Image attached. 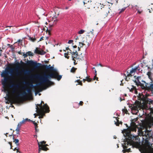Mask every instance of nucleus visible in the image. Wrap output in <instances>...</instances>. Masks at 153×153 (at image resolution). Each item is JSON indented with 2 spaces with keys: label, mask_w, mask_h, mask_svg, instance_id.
<instances>
[{
  "label": "nucleus",
  "mask_w": 153,
  "mask_h": 153,
  "mask_svg": "<svg viewBox=\"0 0 153 153\" xmlns=\"http://www.w3.org/2000/svg\"><path fill=\"white\" fill-rule=\"evenodd\" d=\"M27 64L33 67V70L39 68L41 67L47 70L52 71L53 72L48 74H45L43 75L39 74L32 75L30 78L31 79H37L39 80V82L37 84L38 85L46 84L49 86L54 84V83L49 80L51 78L56 79L58 80H60L62 78V76L59 75L58 71L56 69H54L52 67H48L47 65H42L41 63H37L36 62H33L32 60H28Z\"/></svg>",
  "instance_id": "f257e3e1"
},
{
  "label": "nucleus",
  "mask_w": 153,
  "mask_h": 153,
  "mask_svg": "<svg viewBox=\"0 0 153 153\" xmlns=\"http://www.w3.org/2000/svg\"><path fill=\"white\" fill-rule=\"evenodd\" d=\"M126 125L128 128L124 129L122 131L126 137L124 140L125 143L124 145H123L124 153L130 152V148L127 149L128 146L132 145L136 148H138L141 145V142L139 136L132 135L131 134V131H136L137 126L136 124L134 122H132L129 127L128 126L127 124H126Z\"/></svg>",
  "instance_id": "f03ea898"
},
{
  "label": "nucleus",
  "mask_w": 153,
  "mask_h": 153,
  "mask_svg": "<svg viewBox=\"0 0 153 153\" xmlns=\"http://www.w3.org/2000/svg\"><path fill=\"white\" fill-rule=\"evenodd\" d=\"M13 69L8 67H7L5 70L3 71L1 74V77L4 78L3 80H1L2 84L3 86L4 91L7 92L8 95L9 94L8 88H13L12 91V93L14 94L16 93L17 90V89L19 88V85L13 83L11 82L10 84L7 83V82L10 80L14 78L13 75H15V73L13 72Z\"/></svg>",
  "instance_id": "7ed1b4c3"
},
{
  "label": "nucleus",
  "mask_w": 153,
  "mask_h": 153,
  "mask_svg": "<svg viewBox=\"0 0 153 153\" xmlns=\"http://www.w3.org/2000/svg\"><path fill=\"white\" fill-rule=\"evenodd\" d=\"M26 64L27 65V62ZM26 65V63L22 60L20 61V63L17 61L15 62V63L14 64V65L16 68H13V71H15V72L14 73H15V76H18L22 75L23 74L26 75H28L30 74L31 73L30 70L27 69L25 70L22 68Z\"/></svg>",
  "instance_id": "20e7f679"
},
{
  "label": "nucleus",
  "mask_w": 153,
  "mask_h": 153,
  "mask_svg": "<svg viewBox=\"0 0 153 153\" xmlns=\"http://www.w3.org/2000/svg\"><path fill=\"white\" fill-rule=\"evenodd\" d=\"M146 75L148 76L149 79L150 80L149 82H146L145 81H142V82H140L138 79L137 81L135 80L134 82L136 83V85L137 86H140L141 88L144 90L147 86H150V87H153V73L151 71H148Z\"/></svg>",
  "instance_id": "39448f33"
},
{
  "label": "nucleus",
  "mask_w": 153,
  "mask_h": 153,
  "mask_svg": "<svg viewBox=\"0 0 153 153\" xmlns=\"http://www.w3.org/2000/svg\"><path fill=\"white\" fill-rule=\"evenodd\" d=\"M36 105V111L38 112V115L39 116V118H42L45 113H49L50 111L49 108L47 104H45L43 105L42 104H37Z\"/></svg>",
  "instance_id": "423d86ee"
},
{
  "label": "nucleus",
  "mask_w": 153,
  "mask_h": 153,
  "mask_svg": "<svg viewBox=\"0 0 153 153\" xmlns=\"http://www.w3.org/2000/svg\"><path fill=\"white\" fill-rule=\"evenodd\" d=\"M27 93L25 91L23 92L21 94L17 95L16 97L12 100L8 101L11 103H19L22 101V100L25 99L27 97Z\"/></svg>",
  "instance_id": "0eeeda50"
},
{
  "label": "nucleus",
  "mask_w": 153,
  "mask_h": 153,
  "mask_svg": "<svg viewBox=\"0 0 153 153\" xmlns=\"http://www.w3.org/2000/svg\"><path fill=\"white\" fill-rule=\"evenodd\" d=\"M138 134L140 136H145L146 138L149 140L152 139H153V132L151 130H149L147 128H146L144 131L142 130H138Z\"/></svg>",
  "instance_id": "6e6552de"
},
{
  "label": "nucleus",
  "mask_w": 153,
  "mask_h": 153,
  "mask_svg": "<svg viewBox=\"0 0 153 153\" xmlns=\"http://www.w3.org/2000/svg\"><path fill=\"white\" fill-rule=\"evenodd\" d=\"M45 143L46 142L44 141L40 142H38L39 153H40L42 150L44 151H47L49 150L48 148L46 147L45 146H44Z\"/></svg>",
  "instance_id": "1a4fd4ad"
},
{
  "label": "nucleus",
  "mask_w": 153,
  "mask_h": 153,
  "mask_svg": "<svg viewBox=\"0 0 153 153\" xmlns=\"http://www.w3.org/2000/svg\"><path fill=\"white\" fill-rule=\"evenodd\" d=\"M140 68L139 65L135 68H132L131 70L130 71V73L127 74V76H131L134 75L135 73L137 72V71H140ZM142 70H141V71H142Z\"/></svg>",
  "instance_id": "9d476101"
},
{
  "label": "nucleus",
  "mask_w": 153,
  "mask_h": 153,
  "mask_svg": "<svg viewBox=\"0 0 153 153\" xmlns=\"http://www.w3.org/2000/svg\"><path fill=\"white\" fill-rule=\"evenodd\" d=\"M143 143L144 146L146 148H151L152 146V144H151L149 141V140H149V139L146 138L145 140H144V139L143 138Z\"/></svg>",
  "instance_id": "9b49d317"
},
{
  "label": "nucleus",
  "mask_w": 153,
  "mask_h": 153,
  "mask_svg": "<svg viewBox=\"0 0 153 153\" xmlns=\"http://www.w3.org/2000/svg\"><path fill=\"white\" fill-rule=\"evenodd\" d=\"M140 98L141 99V100H142L143 101H144L147 104H148L150 105L152 104L153 105V107H152L150 105L149 108L151 110H152L153 109V100H151V99H145V100H143L141 99V98Z\"/></svg>",
  "instance_id": "f8f14e48"
},
{
  "label": "nucleus",
  "mask_w": 153,
  "mask_h": 153,
  "mask_svg": "<svg viewBox=\"0 0 153 153\" xmlns=\"http://www.w3.org/2000/svg\"><path fill=\"white\" fill-rule=\"evenodd\" d=\"M144 91H146L147 92L150 93V94H146L147 96H153V87H150V86H147L146 88L144 89Z\"/></svg>",
  "instance_id": "ddd939ff"
},
{
  "label": "nucleus",
  "mask_w": 153,
  "mask_h": 153,
  "mask_svg": "<svg viewBox=\"0 0 153 153\" xmlns=\"http://www.w3.org/2000/svg\"><path fill=\"white\" fill-rule=\"evenodd\" d=\"M140 102L139 101H136L135 104L133 105V106L131 108L132 109L135 110H137L140 106Z\"/></svg>",
  "instance_id": "4468645a"
},
{
  "label": "nucleus",
  "mask_w": 153,
  "mask_h": 153,
  "mask_svg": "<svg viewBox=\"0 0 153 153\" xmlns=\"http://www.w3.org/2000/svg\"><path fill=\"white\" fill-rule=\"evenodd\" d=\"M131 87L130 88L129 87H127V88L129 90L130 92L134 93L136 94H137V89L136 88V86L132 85Z\"/></svg>",
  "instance_id": "2eb2a0df"
},
{
  "label": "nucleus",
  "mask_w": 153,
  "mask_h": 153,
  "mask_svg": "<svg viewBox=\"0 0 153 153\" xmlns=\"http://www.w3.org/2000/svg\"><path fill=\"white\" fill-rule=\"evenodd\" d=\"M34 53L37 54H40L41 55H44L45 53V52L43 50H39L38 48L37 47L34 51Z\"/></svg>",
  "instance_id": "dca6fc26"
},
{
  "label": "nucleus",
  "mask_w": 153,
  "mask_h": 153,
  "mask_svg": "<svg viewBox=\"0 0 153 153\" xmlns=\"http://www.w3.org/2000/svg\"><path fill=\"white\" fill-rule=\"evenodd\" d=\"M23 56H24L25 58L27 57L28 56H33V54L31 51H29L27 52L26 53H24Z\"/></svg>",
  "instance_id": "f3484780"
},
{
  "label": "nucleus",
  "mask_w": 153,
  "mask_h": 153,
  "mask_svg": "<svg viewBox=\"0 0 153 153\" xmlns=\"http://www.w3.org/2000/svg\"><path fill=\"white\" fill-rule=\"evenodd\" d=\"M75 55H74V56H72V59L73 60H74V59H79L78 58V52L77 51H75Z\"/></svg>",
  "instance_id": "a211bd4d"
},
{
  "label": "nucleus",
  "mask_w": 153,
  "mask_h": 153,
  "mask_svg": "<svg viewBox=\"0 0 153 153\" xmlns=\"http://www.w3.org/2000/svg\"><path fill=\"white\" fill-rule=\"evenodd\" d=\"M14 135H13V142H14L15 143L16 145L18 146L19 145V140L18 139H15L14 138Z\"/></svg>",
  "instance_id": "6ab92c4d"
},
{
  "label": "nucleus",
  "mask_w": 153,
  "mask_h": 153,
  "mask_svg": "<svg viewBox=\"0 0 153 153\" xmlns=\"http://www.w3.org/2000/svg\"><path fill=\"white\" fill-rule=\"evenodd\" d=\"M28 39L33 42H35L36 40V39L35 37H31L29 36H28Z\"/></svg>",
  "instance_id": "aec40b11"
},
{
  "label": "nucleus",
  "mask_w": 153,
  "mask_h": 153,
  "mask_svg": "<svg viewBox=\"0 0 153 153\" xmlns=\"http://www.w3.org/2000/svg\"><path fill=\"white\" fill-rule=\"evenodd\" d=\"M93 30H92V31L91 32L88 33V36L91 38H93L94 37V35L93 33Z\"/></svg>",
  "instance_id": "412c9836"
},
{
  "label": "nucleus",
  "mask_w": 153,
  "mask_h": 153,
  "mask_svg": "<svg viewBox=\"0 0 153 153\" xmlns=\"http://www.w3.org/2000/svg\"><path fill=\"white\" fill-rule=\"evenodd\" d=\"M117 122L115 121V124L117 126H119L120 124H122V122L121 121L120 122L119 120L117 118H116Z\"/></svg>",
  "instance_id": "4be33fe9"
},
{
  "label": "nucleus",
  "mask_w": 153,
  "mask_h": 153,
  "mask_svg": "<svg viewBox=\"0 0 153 153\" xmlns=\"http://www.w3.org/2000/svg\"><path fill=\"white\" fill-rule=\"evenodd\" d=\"M53 26V25H51L50 26V27H49V29H48L47 27V28L46 31L48 32V34L49 35H50V32L51 30H52V27Z\"/></svg>",
  "instance_id": "5701e85b"
},
{
  "label": "nucleus",
  "mask_w": 153,
  "mask_h": 153,
  "mask_svg": "<svg viewBox=\"0 0 153 153\" xmlns=\"http://www.w3.org/2000/svg\"><path fill=\"white\" fill-rule=\"evenodd\" d=\"M79 45L80 46V47H78L79 51L80 50V48H82L84 45V42H79Z\"/></svg>",
  "instance_id": "b1692460"
},
{
  "label": "nucleus",
  "mask_w": 153,
  "mask_h": 153,
  "mask_svg": "<svg viewBox=\"0 0 153 153\" xmlns=\"http://www.w3.org/2000/svg\"><path fill=\"white\" fill-rule=\"evenodd\" d=\"M83 42H84V45L85 47H88L89 45V42L87 41H85L84 40L83 41Z\"/></svg>",
  "instance_id": "393cba45"
},
{
  "label": "nucleus",
  "mask_w": 153,
  "mask_h": 153,
  "mask_svg": "<svg viewBox=\"0 0 153 153\" xmlns=\"http://www.w3.org/2000/svg\"><path fill=\"white\" fill-rule=\"evenodd\" d=\"M52 21L53 22V23H56L57 21V17L54 16L52 18Z\"/></svg>",
  "instance_id": "a878e982"
},
{
  "label": "nucleus",
  "mask_w": 153,
  "mask_h": 153,
  "mask_svg": "<svg viewBox=\"0 0 153 153\" xmlns=\"http://www.w3.org/2000/svg\"><path fill=\"white\" fill-rule=\"evenodd\" d=\"M77 69V68H76L74 67H73L71 70V72L73 73H75Z\"/></svg>",
  "instance_id": "bb28decb"
},
{
  "label": "nucleus",
  "mask_w": 153,
  "mask_h": 153,
  "mask_svg": "<svg viewBox=\"0 0 153 153\" xmlns=\"http://www.w3.org/2000/svg\"><path fill=\"white\" fill-rule=\"evenodd\" d=\"M77 82L78 83V84H76V85H79L81 86L82 85V81H80L79 79H78L75 82Z\"/></svg>",
  "instance_id": "cd10ccee"
},
{
  "label": "nucleus",
  "mask_w": 153,
  "mask_h": 153,
  "mask_svg": "<svg viewBox=\"0 0 153 153\" xmlns=\"http://www.w3.org/2000/svg\"><path fill=\"white\" fill-rule=\"evenodd\" d=\"M148 70V71H151L152 70L153 68V67L152 66H149L147 67Z\"/></svg>",
  "instance_id": "c85d7f7f"
},
{
  "label": "nucleus",
  "mask_w": 153,
  "mask_h": 153,
  "mask_svg": "<svg viewBox=\"0 0 153 153\" xmlns=\"http://www.w3.org/2000/svg\"><path fill=\"white\" fill-rule=\"evenodd\" d=\"M123 113H124L125 114H127L128 112V111L127 110L126 108L125 107H124V108L122 110Z\"/></svg>",
  "instance_id": "c756f323"
},
{
  "label": "nucleus",
  "mask_w": 153,
  "mask_h": 153,
  "mask_svg": "<svg viewBox=\"0 0 153 153\" xmlns=\"http://www.w3.org/2000/svg\"><path fill=\"white\" fill-rule=\"evenodd\" d=\"M85 79H86V81L89 82H91L92 80V79H91L89 78L88 76H87L86 77Z\"/></svg>",
  "instance_id": "7c9ffc66"
},
{
  "label": "nucleus",
  "mask_w": 153,
  "mask_h": 153,
  "mask_svg": "<svg viewBox=\"0 0 153 153\" xmlns=\"http://www.w3.org/2000/svg\"><path fill=\"white\" fill-rule=\"evenodd\" d=\"M95 75L94 76L93 79L94 80H95V79H96L97 80H98V78L97 77V71L96 70H95Z\"/></svg>",
  "instance_id": "2f4dec72"
},
{
  "label": "nucleus",
  "mask_w": 153,
  "mask_h": 153,
  "mask_svg": "<svg viewBox=\"0 0 153 153\" xmlns=\"http://www.w3.org/2000/svg\"><path fill=\"white\" fill-rule=\"evenodd\" d=\"M140 65L141 66L142 68H144L145 67H148L147 65H146V64H144L142 63H141Z\"/></svg>",
  "instance_id": "473e14b6"
},
{
  "label": "nucleus",
  "mask_w": 153,
  "mask_h": 153,
  "mask_svg": "<svg viewBox=\"0 0 153 153\" xmlns=\"http://www.w3.org/2000/svg\"><path fill=\"white\" fill-rule=\"evenodd\" d=\"M68 53H69V52H68L67 53H65L64 54L65 56V57L67 58L68 59L69 58V56H68V54H69Z\"/></svg>",
  "instance_id": "72a5a7b5"
},
{
  "label": "nucleus",
  "mask_w": 153,
  "mask_h": 153,
  "mask_svg": "<svg viewBox=\"0 0 153 153\" xmlns=\"http://www.w3.org/2000/svg\"><path fill=\"white\" fill-rule=\"evenodd\" d=\"M7 45L10 48H11L12 50H14L15 48L13 47L12 45H11L10 44H8Z\"/></svg>",
  "instance_id": "f704fd0d"
},
{
  "label": "nucleus",
  "mask_w": 153,
  "mask_h": 153,
  "mask_svg": "<svg viewBox=\"0 0 153 153\" xmlns=\"http://www.w3.org/2000/svg\"><path fill=\"white\" fill-rule=\"evenodd\" d=\"M84 32V30H81L78 32V33L79 34H82Z\"/></svg>",
  "instance_id": "c9c22d12"
},
{
  "label": "nucleus",
  "mask_w": 153,
  "mask_h": 153,
  "mask_svg": "<svg viewBox=\"0 0 153 153\" xmlns=\"http://www.w3.org/2000/svg\"><path fill=\"white\" fill-rule=\"evenodd\" d=\"M16 134H19L20 131V128H19V127H17L16 129Z\"/></svg>",
  "instance_id": "e433bc0d"
},
{
  "label": "nucleus",
  "mask_w": 153,
  "mask_h": 153,
  "mask_svg": "<svg viewBox=\"0 0 153 153\" xmlns=\"http://www.w3.org/2000/svg\"><path fill=\"white\" fill-rule=\"evenodd\" d=\"M27 91L28 93L29 94H31V90L30 88H28L27 90Z\"/></svg>",
  "instance_id": "4c0bfd02"
},
{
  "label": "nucleus",
  "mask_w": 153,
  "mask_h": 153,
  "mask_svg": "<svg viewBox=\"0 0 153 153\" xmlns=\"http://www.w3.org/2000/svg\"><path fill=\"white\" fill-rule=\"evenodd\" d=\"M27 120H28L29 121H30V119H28L27 118H26V119H25L24 120H23L22 121V123H25V122L26 121H27Z\"/></svg>",
  "instance_id": "58836bf2"
},
{
  "label": "nucleus",
  "mask_w": 153,
  "mask_h": 153,
  "mask_svg": "<svg viewBox=\"0 0 153 153\" xmlns=\"http://www.w3.org/2000/svg\"><path fill=\"white\" fill-rule=\"evenodd\" d=\"M23 123L22 122V121L20 122V123L18 124L17 127H19V128H20L21 126Z\"/></svg>",
  "instance_id": "ea45409f"
},
{
  "label": "nucleus",
  "mask_w": 153,
  "mask_h": 153,
  "mask_svg": "<svg viewBox=\"0 0 153 153\" xmlns=\"http://www.w3.org/2000/svg\"><path fill=\"white\" fill-rule=\"evenodd\" d=\"M75 52V51H73V52H72L71 51H71L70 52V53H71L73 56V55L74 56V55H75V54L76 53Z\"/></svg>",
  "instance_id": "a19ab883"
},
{
  "label": "nucleus",
  "mask_w": 153,
  "mask_h": 153,
  "mask_svg": "<svg viewBox=\"0 0 153 153\" xmlns=\"http://www.w3.org/2000/svg\"><path fill=\"white\" fill-rule=\"evenodd\" d=\"M126 8V7H124L122 9H121V11L120 12V13H122V12H123L125 10Z\"/></svg>",
  "instance_id": "79ce46f5"
},
{
  "label": "nucleus",
  "mask_w": 153,
  "mask_h": 153,
  "mask_svg": "<svg viewBox=\"0 0 153 153\" xmlns=\"http://www.w3.org/2000/svg\"><path fill=\"white\" fill-rule=\"evenodd\" d=\"M73 40H70L68 41V43L71 44V43H73Z\"/></svg>",
  "instance_id": "37998d69"
},
{
  "label": "nucleus",
  "mask_w": 153,
  "mask_h": 153,
  "mask_svg": "<svg viewBox=\"0 0 153 153\" xmlns=\"http://www.w3.org/2000/svg\"><path fill=\"white\" fill-rule=\"evenodd\" d=\"M83 102L82 101H80L79 102V105H83Z\"/></svg>",
  "instance_id": "c03bdc74"
},
{
  "label": "nucleus",
  "mask_w": 153,
  "mask_h": 153,
  "mask_svg": "<svg viewBox=\"0 0 153 153\" xmlns=\"http://www.w3.org/2000/svg\"><path fill=\"white\" fill-rule=\"evenodd\" d=\"M69 50L71 52V50L70 49H69L68 47L66 48H65V50Z\"/></svg>",
  "instance_id": "a18cd8bd"
},
{
  "label": "nucleus",
  "mask_w": 153,
  "mask_h": 153,
  "mask_svg": "<svg viewBox=\"0 0 153 153\" xmlns=\"http://www.w3.org/2000/svg\"><path fill=\"white\" fill-rule=\"evenodd\" d=\"M22 40L19 39L17 41V42L18 43H20V42H22Z\"/></svg>",
  "instance_id": "49530a36"
},
{
  "label": "nucleus",
  "mask_w": 153,
  "mask_h": 153,
  "mask_svg": "<svg viewBox=\"0 0 153 153\" xmlns=\"http://www.w3.org/2000/svg\"><path fill=\"white\" fill-rule=\"evenodd\" d=\"M43 38H44V37H43V36H42V37H41L40 38V39H39V41H42V40H43Z\"/></svg>",
  "instance_id": "de8ad7c7"
},
{
  "label": "nucleus",
  "mask_w": 153,
  "mask_h": 153,
  "mask_svg": "<svg viewBox=\"0 0 153 153\" xmlns=\"http://www.w3.org/2000/svg\"><path fill=\"white\" fill-rule=\"evenodd\" d=\"M33 124H34L35 126H36V125H38L37 123H36L35 121H33Z\"/></svg>",
  "instance_id": "09e8293b"
},
{
  "label": "nucleus",
  "mask_w": 153,
  "mask_h": 153,
  "mask_svg": "<svg viewBox=\"0 0 153 153\" xmlns=\"http://www.w3.org/2000/svg\"><path fill=\"white\" fill-rule=\"evenodd\" d=\"M73 60L74 61V65H76L77 64V63L76 62V60H75V59H74V60Z\"/></svg>",
  "instance_id": "8fccbe9b"
},
{
  "label": "nucleus",
  "mask_w": 153,
  "mask_h": 153,
  "mask_svg": "<svg viewBox=\"0 0 153 153\" xmlns=\"http://www.w3.org/2000/svg\"><path fill=\"white\" fill-rule=\"evenodd\" d=\"M123 81V79L121 81V83L120 84V85H123V82H122Z\"/></svg>",
  "instance_id": "3c124183"
},
{
  "label": "nucleus",
  "mask_w": 153,
  "mask_h": 153,
  "mask_svg": "<svg viewBox=\"0 0 153 153\" xmlns=\"http://www.w3.org/2000/svg\"><path fill=\"white\" fill-rule=\"evenodd\" d=\"M18 53L20 55H22V53L21 52V51H19L18 52Z\"/></svg>",
  "instance_id": "603ef678"
},
{
  "label": "nucleus",
  "mask_w": 153,
  "mask_h": 153,
  "mask_svg": "<svg viewBox=\"0 0 153 153\" xmlns=\"http://www.w3.org/2000/svg\"><path fill=\"white\" fill-rule=\"evenodd\" d=\"M8 143L10 145V146L12 145V142H8Z\"/></svg>",
  "instance_id": "864d4df0"
},
{
  "label": "nucleus",
  "mask_w": 153,
  "mask_h": 153,
  "mask_svg": "<svg viewBox=\"0 0 153 153\" xmlns=\"http://www.w3.org/2000/svg\"><path fill=\"white\" fill-rule=\"evenodd\" d=\"M79 39V37L77 36H76V38H75V39L76 40H77L78 39Z\"/></svg>",
  "instance_id": "5fc2aeb1"
},
{
  "label": "nucleus",
  "mask_w": 153,
  "mask_h": 153,
  "mask_svg": "<svg viewBox=\"0 0 153 153\" xmlns=\"http://www.w3.org/2000/svg\"><path fill=\"white\" fill-rule=\"evenodd\" d=\"M40 104H42H42H44L43 105H44L45 104H44V102L43 101H41Z\"/></svg>",
  "instance_id": "6e6d98bb"
},
{
  "label": "nucleus",
  "mask_w": 153,
  "mask_h": 153,
  "mask_svg": "<svg viewBox=\"0 0 153 153\" xmlns=\"http://www.w3.org/2000/svg\"><path fill=\"white\" fill-rule=\"evenodd\" d=\"M35 129L36 132L39 131V130L37 129V128H35Z\"/></svg>",
  "instance_id": "4d7b16f0"
},
{
  "label": "nucleus",
  "mask_w": 153,
  "mask_h": 153,
  "mask_svg": "<svg viewBox=\"0 0 153 153\" xmlns=\"http://www.w3.org/2000/svg\"><path fill=\"white\" fill-rule=\"evenodd\" d=\"M34 115L35 116V117H36L37 115L38 116V114H36V113L34 114Z\"/></svg>",
  "instance_id": "13d9d810"
},
{
  "label": "nucleus",
  "mask_w": 153,
  "mask_h": 153,
  "mask_svg": "<svg viewBox=\"0 0 153 153\" xmlns=\"http://www.w3.org/2000/svg\"><path fill=\"white\" fill-rule=\"evenodd\" d=\"M83 82H85L86 81V79H83Z\"/></svg>",
  "instance_id": "bf43d9fd"
},
{
  "label": "nucleus",
  "mask_w": 153,
  "mask_h": 153,
  "mask_svg": "<svg viewBox=\"0 0 153 153\" xmlns=\"http://www.w3.org/2000/svg\"><path fill=\"white\" fill-rule=\"evenodd\" d=\"M120 101H123V100H124V99H122V98H120Z\"/></svg>",
  "instance_id": "052dcab7"
},
{
  "label": "nucleus",
  "mask_w": 153,
  "mask_h": 153,
  "mask_svg": "<svg viewBox=\"0 0 153 153\" xmlns=\"http://www.w3.org/2000/svg\"><path fill=\"white\" fill-rule=\"evenodd\" d=\"M73 47L74 48H76L77 47V46L76 45H74L73 46Z\"/></svg>",
  "instance_id": "680f3d73"
},
{
  "label": "nucleus",
  "mask_w": 153,
  "mask_h": 153,
  "mask_svg": "<svg viewBox=\"0 0 153 153\" xmlns=\"http://www.w3.org/2000/svg\"><path fill=\"white\" fill-rule=\"evenodd\" d=\"M17 150V152L18 151V150H17V149H16V148H15L14 149H13V150L14 151H16Z\"/></svg>",
  "instance_id": "e2e57ef3"
},
{
  "label": "nucleus",
  "mask_w": 153,
  "mask_h": 153,
  "mask_svg": "<svg viewBox=\"0 0 153 153\" xmlns=\"http://www.w3.org/2000/svg\"><path fill=\"white\" fill-rule=\"evenodd\" d=\"M138 12L139 13V14H140L141 13V11H138Z\"/></svg>",
  "instance_id": "0e129e2a"
},
{
  "label": "nucleus",
  "mask_w": 153,
  "mask_h": 153,
  "mask_svg": "<svg viewBox=\"0 0 153 153\" xmlns=\"http://www.w3.org/2000/svg\"><path fill=\"white\" fill-rule=\"evenodd\" d=\"M38 127V125H36V126H35V128H37Z\"/></svg>",
  "instance_id": "69168bd1"
},
{
  "label": "nucleus",
  "mask_w": 153,
  "mask_h": 153,
  "mask_svg": "<svg viewBox=\"0 0 153 153\" xmlns=\"http://www.w3.org/2000/svg\"><path fill=\"white\" fill-rule=\"evenodd\" d=\"M2 51V50L0 49V53H1Z\"/></svg>",
  "instance_id": "338daca9"
},
{
  "label": "nucleus",
  "mask_w": 153,
  "mask_h": 153,
  "mask_svg": "<svg viewBox=\"0 0 153 153\" xmlns=\"http://www.w3.org/2000/svg\"><path fill=\"white\" fill-rule=\"evenodd\" d=\"M48 146V145L47 144H45L44 145V146H45L46 147L47 146Z\"/></svg>",
  "instance_id": "774afa93"
}]
</instances>
